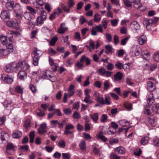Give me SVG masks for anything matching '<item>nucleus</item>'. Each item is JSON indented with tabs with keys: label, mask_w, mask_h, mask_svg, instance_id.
Here are the masks:
<instances>
[{
	"label": "nucleus",
	"mask_w": 159,
	"mask_h": 159,
	"mask_svg": "<svg viewBox=\"0 0 159 159\" xmlns=\"http://www.w3.org/2000/svg\"><path fill=\"white\" fill-rule=\"evenodd\" d=\"M147 87L148 90L150 92L155 91L156 88L155 84L150 81L147 82Z\"/></svg>",
	"instance_id": "nucleus-12"
},
{
	"label": "nucleus",
	"mask_w": 159,
	"mask_h": 159,
	"mask_svg": "<svg viewBox=\"0 0 159 159\" xmlns=\"http://www.w3.org/2000/svg\"><path fill=\"white\" fill-rule=\"evenodd\" d=\"M64 114L67 115H70L71 113V111L69 108H66L63 110Z\"/></svg>",
	"instance_id": "nucleus-61"
},
{
	"label": "nucleus",
	"mask_w": 159,
	"mask_h": 159,
	"mask_svg": "<svg viewBox=\"0 0 159 159\" xmlns=\"http://www.w3.org/2000/svg\"><path fill=\"white\" fill-rule=\"evenodd\" d=\"M141 54L143 59L148 60L150 59V53L146 50H142L141 51Z\"/></svg>",
	"instance_id": "nucleus-17"
},
{
	"label": "nucleus",
	"mask_w": 159,
	"mask_h": 159,
	"mask_svg": "<svg viewBox=\"0 0 159 159\" xmlns=\"http://www.w3.org/2000/svg\"><path fill=\"white\" fill-rule=\"evenodd\" d=\"M15 146L11 143H7L6 147V152L9 154H11V152H14L15 150Z\"/></svg>",
	"instance_id": "nucleus-11"
},
{
	"label": "nucleus",
	"mask_w": 159,
	"mask_h": 159,
	"mask_svg": "<svg viewBox=\"0 0 159 159\" xmlns=\"http://www.w3.org/2000/svg\"><path fill=\"white\" fill-rule=\"evenodd\" d=\"M58 39L57 37H54L52 38L50 40L49 44L51 46H53L55 45V43Z\"/></svg>",
	"instance_id": "nucleus-49"
},
{
	"label": "nucleus",
	"mask_w": 159,
	"mask_h": 159,
	"mask_svg": "<svg viewBox=\"0 0 159 159\" xmlns=\"http://www.w3.org/2000/svg\"><path fill=\"white\" fill-rule=\"evenodd\" d=\"M115 66L118 69H121L123 68V65L122 63L119 61H117L116 62Z\"/></svg>",
	"instance_id": "nucleus-52"
},
{
	"label": "nucleus",
	"mask_w": 159,
	"mask_h": 159,
	"mask_svg": "<svg viewBox=\"0 0 159 159\" xmlns=\"http://www.w3.org/2000/svg\"><path fill=\"white\" fill-rule=\"evenodd\" d=\"M14 2L11 1L7 2L6 4V8L9 10H12L14 8Z\"/></svg>",
	"instance_id": "nucleus-27"
},
{
	"label": "nucleus",
	"mask_w": 159,
	"mask_h": 159,
	"mask_svg": "<svg viewBox=\"0 0 159 159\" xmlns=\"http://www.w3.org/2000/svg\"><path fill=\"white\" fill-rule=\"evenodd\" d=\"M149 140V138L148 136L143 137L141 139L140 142L141 145H145L148 144Z\"/></svg>",
	"instance_id": "nucleus-30"
},
{
	"label": "nucleus",
	"mask_w": 159,
	"mask_h": 159,
	"mask_svg": "<svg viewBox=\"0 0 159 159\" xmlns=\"http://www.w3.org/2000/svg\"><path fill=\"white\" fill-rule=\"evenodd\" d=\"M153 143L154 145L157 147H159V138L156 137L153 139Z\"/></svg>",
	"instance_id": "nucleus-44"
},
{
	"label": "nucleus",
	"mask_w": 159,
	"mask_h": 159,
	"mask_svg": "<svg viewBox=\"0 0 159 159\" xmlns=\"http://www.w3.org/2000/svg\"><path fill=\"white\" fill-rule=\"evenodd\" d=\"M65 23H62L60 25V27L58 29V32L60 34H63L68 29V28L66 26Z\"/></svg>",
	"instance_id": "nucleus-14"
},
{
	"label": "nucleus",
	"mask_w": 159,
	"mask_h": 159,
	"mask_svg": "<svg viewBox=\"0 0 159 159\" xmlns=\"http://www.w3.org/2000/svg\"><path fill=\"white\" fill-rule=\"evenodd\" d=\"M149 122L151 124L152 126H154V123L155 122V119L154 116H150L148 118Z\"/></svg>",
	"instance_id": "nucleus-42"
},
{
	"label": "nucleus",
	"mask_w": 159,
	"mask_h": 159,
	"mask_svg": "<svg viewBox=\"0 0 159 159\" xmlns=\"http://www.w3.org/2000/svg\"><path fill=\"white\" fill-rule=\"evenodd\" d=\"M108 22V21L105 18H103L102 20V25L105 29H106L107 28Z\"/></svg>",
	"instance_id": "nucleus-50"
},
{
	"label": "nucleus",
	"mask_w": 159,
	"mask_h": 159,
	"mask_svg": "<svg viewBox=\"0 0 159 159\" xmlns=\"http://www.w3.org/2000/svg\"><path fill=\"white\" fill-rule=\"evenodd\" d=\"M58 145L60 148H64L66 146L65 141L63 140H60L58 143Z\"/></svg>",
	"instance_id": "nucleus-48"
},
{
	"label": "nucleus",
	"mask_w": 159,
	"mask_h": 159,
	"mask_svg": "<svg viewBox=\"0 0 159 159\" xmlns=\"http://www.w3.org/2000/svg\"><path fill=\"white\" fill-rule=\"evenodd\" d=\"M98 72L101 75L107 77H110L112 74V72L106 70L103 67L99 68Z\"/></svg>",
	"instance_id": "nucleus-4"
},
{
	"label": "nucleus",
	"mask_w": 159,
	"mask_h": 159,
	"mask_svg": "<svg viewBox=\"0 0 159 159\" xmlns=\"http://www.w3.org/2000/svg\"><path fill=\"white\" fill-rule=\"evenodd\" d=\"M118 141V139H111L109 141L110 144L111 145L117 143Z\"/></svg>",
	"instance_id": "nucleus-53"
},
{
	"label": "nucleus",
	"mask_w": 159,
	"mask_h": 159,
	"mask_svg": "<svg viewBox=\"0 0 159 159\" xmlns=\"http://www.w3.org/2000/svg\"><path fill=\"white\" fill-rule=\"evenodd\" d=\"M94 96L96 97V100L98 102L100 103L101 104H104L103 101V97L101 95L98 93L96 92Z\"/></svg>",
	"instance_id": "nucleus-19"
},
{
	"label": "nucleus",
	"mask_w": 159,
	"mask_h": 159,
	"mask_svg": "<svg viewBox=\"0 0 159 159\" xmlns=\"http://www.w3.org/2000/svg\"><path fill=\"white\" fill-rule=\"evenodd\" d=\"M0 41L3 45H6L8 43L6 37L4 36H1L0 37Z\"/></svg>",
	"instance_id": "nucleus-40"
},
{
	"label": "nucleus",
	"mask_w": 159,
	"mask_h": 159,
	"mask_svg": "<svg viewBox=\"0 0 159 159\" xmlns=\"http://www.w3.org/2000/svg\"><path fill=\"white\" fill-rule=\"evenodd\" d=\"M31 14H30V12H25L24 14V16L25 18L26 19L29 20L27 22V24L28 25V28H29L31 27V26H32V28H33V27L34 26L32 22L30 21V20L32 18V16H31Z\"/></svg>",
	"instance_id": "nucleus-7"
},
{
	"label": "nucleus",
	"mask_w": 159,
	"mask_h": 159,
	"mask_svg": "<svg viewBox=\"0 0 159 159\" xmlns=\"http://www.w3.org/2000/svg\"><path fill=\"white\" fill-rule=\"evenodd\" d=\"M158 20V18L150 19H146L144 21L143 24L146 25L147 29L150 30L152 29V27L155 26V25Z\"/></svg>",
	"instance_id": "nucleus-2"
},
{
	"label": "nucleus",
	"mask_w": 159,
	"mask_h": 159,
	"mask_svg": "<svg viewBox=\"0 0 159 159\" xmlns=\"http://www.w3.org/2000/svg\"><path fill=\"white\" fill-rule=\"evenodd\" d=\"M105 47L106 48L105 52L106 54H108L110 53H112L114 52V49L111 45L108 44L105 45Z\"/></svg>",
	"instance_id": "nucleus-23"
},
{
	"label": "nucleus",
	"mask_w": 159,
	"mask_h": 159,
	"mask_svg": "<svg viewBox=\"0 0 159 159\" xmlns=\"http://www.w3.org/2000/svg\"><path fill=\"white\" fill-rule=\"evenodd\" d=\"M75 88V86L73 84H71L68 90V94L69 96H71L74 95L75 93V91L74 90Z\"/></svg>",
	"instance_id": "nucleus-24"
},
{
	"label": "nucleus",
	"mask_w": 159,
	"mask_h": 159,
	"mask_svg": "<svg viewBox=\"0 0 159 159\" xmlns=\"http://www.w3.org/2000/svg\"><path fill=\"white\" fill-rule=\"evenodd\" d=\"M50 72L48 71L44 73L41 76V77L42 78L50 80V77H49V75H51L50 74Z\"/></svg>",
	"instance_id": "nucleus-43"
},
{
	"label": "nucleus",
	"mask_w": 159,
	"mask_h": 159,
	"mask_svg": "<svg viewBox=\"0 0 159 159\" xmlns=\"http://www.w3.org/2000/svg\"><path fill=\"white\" fill-rule=\"evenodd\" d=\"M43 52L35 48H34L33 51V64L35 66H37L38 64V62L39 58L43 54Z\"/></svg>",
	"instance_id": "nucleus-1"
},
{
	"label": "nucleus",
	"mask_w": 159,
	"mask_h": 159,
	"mask_svg": "<svg viewBox=\"0 0 159 159\" xmlns=\"http://www.w3.org/2000/svg\"><path fill=\"white\" fill-rule=\"evenodd\" d=\"M118 22V19L112 20L111 21V23L112 25L113 26H115L117 25Z\"/></svg>",
	"instance_id": "nucleus-58"
},
{
	"label": "nucleus",
	"mask_w": 159,
	"mask_h": 159,
	"mask_svg": "<svg viewBox=\"0 0 159 159\" xmlns=\"http://www.w3.org/2000/svg\"><path fill=\"white\" fill-rule=\"evenodd\" d=\"M110 85L109 82L108 80H105L104 83V89L105 90H107L109 87Z\"/></svg>",
	"instance_id": "nucleus-56"
},
{
	"label": "nucleus",
	"mask_w": 159,
	"mask_h": 159,
	"mask_svg": "<svg viewBox=\"0 0 159 159\" xmlns=\"http://www.w3.org/2000/svg\"><path fill=\"white\" fill-rule=\"evenodd\" d=\"M15 12L16 17L20 19L22 18V15L21 13V7L20 4L17 3L15 4L13 8Z\"/></svg>",
	"instance_id": "nucleus-5"
},
{
	"label": "nucleus",
	"mask_w": 159,
	"mask_h": 159,
	"mask_svg": "<svg viewBox=\"0 0 159 159\" xmlns=\"http://www.w3.org/2000/svg\"><path fill=\"white\" fill-rule=\"evenodd\" d=\"M75 4V2L73 0H69L68 2V6L70 8H71Z\"/></svg>",
	"instance_id": "nucleus-63"
},
{
	"label": "nucleus",
	"mask_w": 159,
	"mask_h": 159,
	"mask_svg": "<svg viewBox=\"0 0 159 159\" xmlns=\"http://www.w3.org/2000/svg\"><path fill=\"white\" fill-rule=\"evenodd\" d=\"M74 128V126L72 124H69L66 126L65 129L66 130H69L73 129Z\"/></svg>",
	"instance_id": "nucleus-62"
},
{
	"label": "nucleus",
	"mask_w": 159,
	"mask_h": 159,
	"mask_svg": "<svg viewBox=\"0 0 159 159\" xmlns=\"http://www.w3.org/2000/svg\"><path fill=\"white\" fill-rule=\"evenodd\" d=\"M31 121L29 119H26L25 122L24 126L26 129H27L30 126Z\"/></svg>",
	"instance_id": "nucleus-45"
},
{
	"label": "nucleus",
	"mask_w": 159,
	"mask_h": 159,
	"mask_svg": "<svg viewBox=\"0 0 159 159\" xmlns=\"http://www.w3.org/2000/svg\"><path fill=\"white\" fill-rule=\"evenodd\" d=\"M147 38L144 35H141L138 39V41L139 43L141 45H143L146 41Z\"/></svg>",
	"instance_id": "nucleus-25"
},
{
	"label": "nucleus",
	"mask_w": 159,
	"mask_h": 159,
	"mask_svg": "<svg viewBox=\"0 0 159 159\" xmlns=\"http://www.w3.org/2000/svg\"><path fill=\"white\" fill-rule=\"evenodd\" d=\"M23 89L19 85H17L15 88L16 91L18 93H23Z\"/></svg>",
	"instance_id": "nucleus-51"
},
{
	"label": "nucleus",
	"mask_w": 159,
	"mask_h": 159,
	"mask_svg": "<svg viewBox=\"0 0 159 159\" xmlns=\"http://www.w3.org/2000/svg\"><path fill=\"white\" fill-rule=\"evenodd\" d=\"M9 136L8 134L5 131H3L0 133V143L8 141Z\"/></svg>",
	"instance_id": "nucleus-8"
},
{
	"label": "nucleus",
	"mask_w": 159,
	"mask_h": 159,
	"mask_svg": "<svg viewBox=\"0 0 159 159\" xmlns=\"http://www.w3.org/2000/svg\"><path fill=\"white\" fill-rule=\"evenodd\" d=\"M115 153L116 154H122L125 152V149L122 147H119L115 149Z\"/></svg>",
	"instance_id": "nucleus-21"
},
{
	"label": "nucleus",
	"mask_w": 159,
	"mask_h": 159,
	"mask_svg": "<svg viewBox=\"0 0 159 159\" xmlns=\"http://www.w3.org/2000/svg\"><path fill=\"white\" fill-rule=\"evenodd\" d=\"M90 116L93 121L95 123H97L98 119V113H96L92 114H91Z\"/></svg>",
	"instance_id": "nucleus-31"
},
{
	"label": "nucleus",
	"mask_w": 159,
	"mask_h": 159,
	"mask_svg": "<svg viewBox=\"0 0 159 159\" xmlns=\"http://www.w3.org/2000/svg\"><path fill=\"white\" fill-rule=\"evenodd\" d=\"M123 74L120 72H117L114 75V80L115 81H119L122 80Z\"/></svg>",
	"instance_id": "nucleus-22"
},
{
	"label": "nucleus",
	"mask_w": 159,
	"mask_h": 159,
	"mask_svg": "<svg viewBox=\"0 0 159 159\" xmlns=\"http://www.w3.org/2000/svg\"><path fill=\"white\" fill-rule=\"evenodd\" d=\"M118 123L120 126L124 127L128 126L129 125L128 121L125 120H120Z\"/></svg>",
	"instance_id": "nucleus-33"
},
{
	"label": "nucleus",
	"mask_w": 159,
	"mask_h": 159,
	"mask_svg": "<svg viewBox=\"0 0 159 159\" xmlns=\"http://www.w3.org/2000/svg\"><path fill=\"white\" fill-rule=\"evenodd\" d=\"M5 71L8 73H11L15 69L13 62L6 65L5 68Z\"/></svg>",
	"instance_id": "nucleus-20"
},
{
	"label": "nucleus",
	"mask_w": 159,
	"mask_h": 159,
	"mask_svg": "<svg viewBox=\"0 0 159 159\" xmlns=\"http://www.w3.org/2000/svg\"><path fill=\"white\" fill-rule=\"evenodd\" d=\"M18 75L20 79L23 80L26 78L27 74L24 71H20L18 73Z\"/></svg>",
	"instance_id": "nucleus-32"
},
{
	"label": "nucleus",
	"mask_w": 159,
	"mask_h": 159,
	"mask_svg": "<svg viewBox=\"0 0 159 159\" xmlns=\"http://www.w3.org/2000/svg\"><path fill=\"white\" fill-rule=\"evenodd\" d=\"M93 29H94L97 30L98 32L101 33H102L103 31L101 25H96L95 27H93Z\"/></svg>",
	"instance_id": "nucleus-47"
},
{
	"label": "nucleus",
	"mask_w": 159,
	"mask_h": 159,
	"mask_svg": "<svg viewBox=\"0 0 159 159\" xmlns=\"http://www.w3.org/2000/svg\"><path fill=\"white\" fill-rule=\"evenodd\" d=\"M13 64L15 70L19 71L22 69L24 64L22 61H19L17 63L13 62Z\"/></svg>",
	"instance_id": "nucleus-16"
},
{
	"label": "nucleus",
	"mask_w": 159,
	"mask_h": 159,
	"mask_svg": "<svg viewBox=\"0 0 159 159\" xmlns=\"http://www.w3.org/2000/svg\"><path fill=\"white\" fill-rule=\"evenodd\" d=\"M27 9L30 11V14H31L32 16L35 13V11L33 9V8L32 7L29 6H27Z\"/></svg>",
	"instance_id": "nucleus-60"
},
{
	"label": "nucleus",
	"mask_w": 159,
	"mask_h": 159,
	"mask_svg": "<svg viewBox=\"0 0 159 159\" xmlns=\"http://www.w3.org/2000/svg\"><path fill=\"white\" fill-rule=\"evenodd\" d=\"M47 14L45 11L42 10L41 11V15L38 17L37 20V25L40 26L43 23V21L46 18Z\"/></svg>",
	"instance_id": "nucleus-3"
},
{
	"label": "nucleus",
	"mask_w": 159,
	"mask_h": 159,
	"mask_svg": "<svg viewBox=\"0 0 159 159\" xmlns=\"http://www.w3.org/2000/svg\"><path fill=\"white\" fill-rule=\"evenodd\" d=\"M155 102V99L154 98L153 93H150L148 96L147 102L148 106L151 105Z\"/></svg>",
	"instance_id": "nucleus-15"
},
{
	"label": "nucleus",
	"mask_w": 159,
	"mask_h": 159,
	"mask_svg": "<svg viewBox=\"0 0 159 159\" xmlns=\"http://www.w3.org/2000/svg\"><path fill=\"white\" fill-rule=\"evenodd\" d=\"M153 59L156 62H159V52H155L153 55Z\"/></svg>",
	"instance_id": "nucleus-46"
},
{
	"label": "nucleus",
	"mask_w": 159,
	"mask_h": 159,
	"mask_svg": "<svg viewBox=\"0 0 159 159\" xmlns=\"http://www.w3.org/2000/svg\"><path fill=\"white\" fill-rule=\"evenodd\" d=\"M101 19V16L99 14L97 13L94 15L93 20L95 22H98L100 21Z\"/></svg>",
	"instance_id": "nucleus-41"
},
{
	"label": "nucleus",
	"mask_w": 159,
	"mask_h": 159,
	"mask_svg": "<svg viewBox=\"0 0 159 159\" xmlns=\"http://www.w3.org/2000/svg\"><path fill=\"white\" fill-rule=\"evenodd\" d=\"M62 156L64 159H70V154L69 153H62Z\"/></svg>",
	"instance_id": "nucleus-57"
},
{
	"label": "nucleus",
	"mask_w": 159,
	"mask_h": 159,
	"mask_svg": "<svg viewBox=\"0 0 159 159\" xmlns=\"http://www.w3.org/2000/svg\"><path fill=\"white\" fill-rule=\"evenodd\" d=\"M74 62L73 59L72 58H69L67 59L66 63V66L67 67L70 66Z\"/></svg>",
	"instance_id": "nucleus-39"
},
{
	"label": "nucleus",
	"mask_w": 159,
	"mask_h": 159,
	"mask_svg": "<svg viewBox=\"0 0 159 159\" xmlns=\"http://www.w3.org/2000/svg\"><path fill=\"white\" fill-rule=\"evenodd\" d=\"M131 2L134 3V7L138 9H140L143 11L145 9V8L140 3V0H131Z\"/></svg>",
	"instance_id": "nucleus-6"
},
{
	"label": "nucleus",
	"mask_w": 159,
	"mask_h": 159,
	"mask_svg": "<svg viewBox=\"0 0 159 159\" xmlns=\"http://www.w3.org/2000/svg\"><path fill=\"white\" fill-rule=\"evenodd\" d=\"M89 46L93 50L95 48V46L94 42L91 39L89 41Z\"/></svg>",
	"instance_id": "nucleus-64"
},
{
	"label": "nucleus",
	"mask_w": 159,
	"mask_h": 159,
	"mask_svg": "<svg viewBox=\"0 0 159 159\" xmlns=\"http://www.w3.org/2000/svg\"><path fill=\"white\" fill-rule=\"evenodd\" d=\"M152 111L156 113L159 114V104H154L152 107Z\"/></svg>",
	"instance_id": "nucleus-26"
},
{
	"label": "nucleus",
	"mask_w": 159,
	"mask_h": 159,
	"mask_svg": "<svg viewBox=\"0 0 159 159\" xmlns=\"http://www.w3.org/2000/svg\"><path fill=\"white\" fill-rule=\"evenodd\" d=\"M22 136V133L19 131L17 130L13 133L12 135L13 138L16 139H18L20 138Z\"/></svg>",
	"instance_id": "nucleus-28"
},
{
	"label": "nucleus",
	"mask_w": 159,
	"mask_h": 159,
	"mask_svg": "<svg viewBox=\"0 0 159 159\" xmlns=\"http://www.w3.org/2000/svg\"><path fill=\"white\" fill-rule=\"evenodd\" d=\"M8 35H11L10 36V38H9V42L7 43L5 45L6 47V49L9 51V52H12L13 51V46L12 44V35L11 33H8Z\"/></svg>",
	"instance_id": "nucleus-9"
},
{
	"label": "nucleus",
	"mask_w": 159,
	"mask_h": 159,
	"mask_svg": "<svg viewBox=\"0 0 159 159\" xmlns=\"http://www.w3.org/2000/svg\"><path fill=\"white\" fill-rule=\"evenodd\" d=\"M46 128L47 126L45 123L41 124L40 125L39 128L38 129V133L40 134H44L46 131Z\"/></svg>",
	"instance_id": "nucleus-18"
},
{
	"label": "nucleus",
	"mask_w": 159,
	"mask_h": 159,
	"mask_svg": "<svg viewBox=\"0 0 159 159\" xmlns=\"http://www.w3.org/2000/svg\"><path fill=\"white\" fill-rule=\"evenodd\" d=\"M74 38L75 40L78 41L81 40L80 33L79 32H75L74 34Z\"/></svg>",
	"instance_id": "nucleus-36"
},
{
	"label": "nucleus",
	"mask_w": 159,
	"mask_h": 159,
	"mask_svg": "<svg viewBox=\"0 0 159 159\" xmlns=\"http://www.w3.org/2000/svg\"><path fill=\"white\" fill-rule=\"evenodd\" d=\"M1 79L8 84H11L13 81L12 78L5 74L2 75Z\"/></svg>",
	"instance_id": "nucleus-13"
},
{
	"label": "nucleus",
	"mask_w": 159,
	"mask_h": 159,
	"mask_svg": "<svg viewBox=\"0 0 159 159\" xmlns=\"http://www.w3.org/2000/svg\"><path fill=\"white\" fill-rule=\"evenodd\" d=\"M124 106L128 111H130L132 109L131 104L129 102H125L124 104Z\"/></svg>",
	"instance_id": "nucleus-37"
},
{
	"label": "nucleus",
	"mask_w": 159,
	"mask_h": 159,
	"mask_svg": "<svg viewBox=\"0 0 159 159\" xmlns=\"http://www.w3.org/2000/svg\"><path fill=\"white\" fill-rule=\"evenodd\" d=\"M79 146L81 150L83 151H85L86 150V144L84 140L81 141L79 143Z\"/></svg>",
	"instance_id": "nucleus-29"
},
{
	"label": "nucleus",
	"mask_w": 159,
	"mask_h": 159,
	"mask_svg": "<svg viewBox=\"0 0 159 159\" xmlns=\"http://www.w3.org/2000/svg\"><path fill=\"white\" fill-rule=\"evenodd\" d=\"M133 28L137 30L140 28V25L136 21H134L131 25Z\"/></svg>",
	"instance_id": "nucleus-35"
},
{
	"label": "nucleus",
	"mask_w": 159,
	"mask_h": 159,
	"mask_svg": "<svg viewBox=\"0 0 159 159\" xmlns=\"http://www.w3.org/2000/svg\"><path fill=\"white\" fill-rule=\"evenodd\" d=\"M108 116L107 115L105 114L102 115L101 117V121L102 122H104L107 119Z\"/></svg>",
	"instance_id": "nucleus-54"
},
{
	"label": "nucleus",
	"mask_w": 159,
	"mask_h": 159,
	"mask_svg": "<svg viewBox=\"0 0 159 159\" xmlns=\"http://www.w3.org/2000/svg\"><path fill=\"white\" fill-rule=\"evenodd\" d=\"M105 100L104 101V98H103V101L104 104H102V105H104L107 104V105H109L111 104V98L109 96H106L105 97Z\"/></svg>",
	"instance_id": "nucleus-34"
},
{
	"label": "nucleus",
	"mask_w": 159,
	"mask_h": 159,
	"mask_svg": "<svg viewBox=\"0 0 159 159\" xmlns=\"http://www.w3.org/2000/svg\"><path fill=\"white\" fill-rule=\"evenodd\" d=\"M10 13L7 11L4 10L2 11L1 14V18L4 21H7L10 19Z\"/></svg>",
	"instance_id": "nucleus-10"
},
{
	"label": "nucleus",
	"mask_w": 159,
	"mask_h": 159,
	"mask_svg": "<svg viewBox=\"0 0 159 159\" xmlns=\"http://www.w3.org/2000/svg\"><path fill=\"white\" fill-rule=\"evenodd\" d=\"M61 7L62 9L65 12H69L70 8L69 7H67L64 6L63 4H61Z\"/></svg>",
	"instance_id": "nucleus-59"
},
{
	"label": "nucleus",
	"mask_w": 159,
	"mask_h": 159,
	"mask_svg": "<svg viewBox=\"0 0 159 159\" xmlns=\"http://www.w3.org/2000/svg\"><path fill=\"white\" fill-rule=\"evenodd\" d=\"M16 24H19L17 22L16 23L15 21L13 20H11L7 22V25L8 26L10 27H14L16 26Z\"/></svg>",
	"instance_id": "nucleus-38"
},
{
	"label": "nucleus",
	"mask_w": 159,
	"mask_h": 159,
	"mask_svg": "<svg viewBox=\"0 0 159 159\" xmlns=\"http://www.w3.org/2000/svg\"><path fill=\"white\" fill-rule=\"evenodd\" d=\"M105 37L108 42H109L111 41L112 39V36L109 33L106 34H105Z\"/></svg>",
	"instance_id": "nucleus-55"
}]
</instances>
